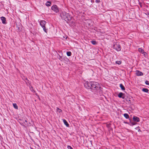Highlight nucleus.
I'll use <instances>...</instances> for the list:
<instances>
[{
  "instance_id": "obj_17",
  "label": "nucleus",
  "mask_w": 149,
  "mask_h": 149,
  "mask_svg": "<svg viewBox=\"0 0 149 149\" xmlns=\"http://www.w3.org/2000/svg\"><path fill=\"white\" fill-rule=\"evenodd\" d=\"M91 42L93 45H95L97 44L96 42L94 40L91 41Z\"/></svg>"
},
{
  "instance_id": "obj_9",
  "label": "nucleus",
  "mask_w": 149,
  "mask_h": 149,
  "mask_svg": "<svg viewBox=\"0 0 149 149\" xmlns=\"http://www.w3.org/2000/svg\"><path fill=\"white\" fill-rule=\"evenodd\" d=\"M1 19L2 21V23L3 24H6V19L3 17H1Z\"/></svg>"
},
{
  "instance_id": "obj_19",
  "label": "nucleus",
  "mask_w": 149,
  "mask_h": 149,
  "mask_svg": "<svg viewBox=\"0 0 149 149\" xmlns=\"http://www.w3.org/2000/svg\"><path fill=\"white\" fill-rule=\"evenodd\" d=\"M116 63L120 65L121 64L122 62L121 61H116Z\"/></svg>"
},
{
  "instance_id": "obj_13",
  "label": "nucleus",
  "mask_w": 149,
  "mask_h": 149,
  "mask_svg": "<svg viewBox=\"0 0 149 149\" xmlns=\"http://www.w3.org/2000/svg\"><path fill=\"white\" fill-rule=\"evenodd\" d=\"M124 116L126 119H128L129 118V115L127 113H125L124 114Z\"/></svg>"
},
{
  "instance_id": "obj_11",
  "label": "nucleus",
  "mask_w": 149,
  "mask_h": 149,
  "mask_svg": "<svg viewBox=\"0 0 149 149\" xmlns=\"http://www.w3.org/2000/svg\"><path fill=\"white\" fill-rule=\"evenodd\" d=\"M63 122L64 123L65 125L67 127H68L69 126V125L68 123L67 122L66 120L64 119H63Z\"/></svg>"
},
{
  "instance_id": "obj_7",
  "label": "nucleus",
  "mask_w": 149,
  "mask_h": 149,
  "mask_svg": "<svg viewBox=\"0 0 149 149\" xmlns=\"http://www.w3.org/2000/svg\"><path fill=\"white\" fill-rule=\"evenodd\" d=\"M136 74L137 76H141L143 75V74L142 72L138 70L136 71Z\"/></svg>"
},
{
  "instance_id": "obj_28",
  "label": "nucleus",
  "mask_w": 149,
  "mask_h": 149,
  "mask_svg": "<svg viewBox=\"0 0 149 149\" xmlns=\"http://www.w3.org/2000/svg\"><path fill=\"white\" fill-rule=\"evenodd\" d=\"M140 131V129H139V130H138V131Z\"/></svg>"
},
{
  "instance_id": "obj_2",
  "label": "nucleus",
  "mask_w": 149,
  "mask_h": 149,
  "mask_svg": "<svg viewBox=\"0 0 149 149\" xmlns=\"http://www.w3.org/2000/svg\"><path fill=\"white\" fill-rule=\"evenodd\" d=\"M61 18L64 19L67 23H68L71 20L72 17L68 13L63 12L60 14Z\"/></svg>"
},
{
  "instance_id": "obj_10",
  "label": "nucleus",
  "mask_w": 149,
  "mask_h": 149,
  "mask_svg": "<svg viewBox=\"0 0 149 149\" xmlns=\"http://www.w3.org/2000/svg\"><path fill=\"white\" fill-rule=\"evenodd\" d=\"M138 50L139 52L141 53L142 54L144 55H145V54L146 53V52L144 51L141 48H139Z\"/></svg>"
},
{
  "instance_id": "obj_20",
  "label": "nucleus",
  "mask_w": 149,
  "mask_h": 149,
  "mask_svg": "<svg viewBox=\"0 0 149 149\" xmlns=\"http://www.w3.org/2000/svg\"><path fill=\"white\" fill-rule=\"evenodd\" d=\"M130 123L131 124V125H130L132 126L135 125L136 123H135L134 122H131V121H130Z\"/></svg>"
},
{
  "instance_id": "obj_21",
  "label": "nucleus",
  "mask_w": 149,
  "mask_h": 149,
  "mask_svg": "<svg viewBox=\"0 0 149 149\" xmlns=\"http://www.w3.org/2000/svg\"><path fill=\"white\" fill-rule=\"evenodd\" d=\"M57 111L59 113H60L62 112V110H61L60 109L58 108H57Z\"/></svg>"
},
{
  "instance_id": "obj_27",
  "label": "nucleus",
  "mask_w": 149,
  "mask_h": 149,
  "mask_svg": "<svg viewBox=\"0 0 149 149\" xmlns=\"http://www.w3.org/2000/svg\"><path fill=\"white\" fill-rule=\"evenodd\" d=\"M25 122H27V120H25Z\"/></svg>"
},
{
  "instance_id": "obj_12",
  "label": "nucleus",
  "mask_w": 149,
  "mask_h": 149,
  "mask_svg": "<svg viewBox=\"0 0 149 149\" xmlns=\"http://www.w3.org/2000/svg\"><path fill=\"white\" fill-rule=\"evenodd\" d=\"M120 86L122 90H125V88L124 87V86L122 84H120Z\"/></svg>"
},
{
  "instance_id": "obj_23",
  "label": "nucleus",
  "mask_w": 149,
  "mask_h": 149,
  "mask_svg": "<svg viewBox=\"0 0 149 149\" xmlns=\"http://www.w3.org/2000/svg\"><path fill=\"white\" fill-rule=\"evenodd\" d=\"M145 83L147 85H149V81L148 80H146L145 81Z\"/></svg>"
},
{
  "instance_id": "obj_16",
  "label": "nucleus",
  "mask_w": 149,
  "mask_h": 149,
  "mask_svg": "<svg viewBox=\"0 0 149 149\" xmlns=\"http://www.w3.org/2000/svg\"><path fill=\"white\" fill-rule=\"evenodd\" d=\"M13 105L15 109H18V106L16 103H13Z\"/></svg>"
},
{
  "instance_id": "obj_3",
  "label": "nucleus",
  "mask_w": 149,
  "mask_h": 149,
  "mask_svg": "<svg viewBox=\"0 0 149 149\" xmlns=\"http://www.w3.org/2000/svg\"><path fill=\"white\" fill-rule=\"evenodd\" d=\"M113 47L118 52L120 51L121 49L120 45L117 43L114 44L113 45Z\"/></svg>"
},
{
  "instance_id": "obj_25",
  "label": "nucleus",
  "mask_w": 149,
  "mask_h": 149,
  "mask_svg": "<svg viewBox=\"0 0 149 149\" xmlns=\"http://www.w3.org/2000/svg\"><path fill=\"white\" fill-rule=\"evenodd\" d=\"M59 59L61 61H62L63 60V58L61 56H59Z\"/></svg>"
},
{
  "instance_id": "obj_18",
  "label": "nucleus",
  "mask_w": 149,
  "mask_h": 149,
  "mask_svg": "<svg viewBox=\"0 0 149 149\" xmlns=\"http://www.w3.org/2000/svg\"><path fill=\"white\" fill-rule=\"evenodd\" d=\"M71 52H67V55L68 56H71Z\"/></svg>"
},
{
  "instance_id": "obj_6",
  "label": "nucleus",
  "mask_w": 149,
  "mask_h": 149,
  "mask_svg": "<svg viewBox=\"0 0 149 149\" xmlns=\"http://www.w3.org/2000/svg\"><path fill=\"white\" fill-rule=\"evenodd\" d=\"M118 96L120 98L124 99L125 97V94L122 93L120 92L118 94Z\"/></svg>"
},
{
  "instance_id": "obj_15",
  "label": "nucleus",
  "mask_w": 149,
  "mask_h": 149,
  "mask_svg": "<svg viewBox=\"0 0 149 149\" xmlns=\"http://www.w3.org/2000/svg\"><path fill=\"white\" fill-rule=\"evenodd\" d=\"M50 4H51V2L50 1H47L46 3V5L47 6H50Z\"/></svg>"
},
{
  "instance_id": "obj_1",
  "label": "nucleus",
  "mask_w": 149,
  "mask_h": 149,
  "mask_svg": "<svg viewBox=\"0 0 149 149\" xmlns=\"http://www.w3.org/2000/svg\"><path fill=\"white\" fill-rule=\"evenodd\" d=\"M85 87L88 89H91L94 91L98 90L100 87L98 83L94 81H87L84 84Z\"/></svg>"
},
{
  "instance_id": "obj_4",
  "label": "nucleus",
  "mask_w": 149,
  "mask_h": 149,
  "mask_svg": "<svg viewBox=\"0 0 149 149\" xmlns=\"http://www.w3.org/2000/svg\"><path fill=\"white\" fill-rule=\"evenodd\" d=\"M51 9L56 13H58L59 12L58 8L56 5H53L51 7Z\"/></svg>"
},
{
  "instance_id": "obj_22",
  "label": "nucleus",
  "mask_w": 149,
  "mask_h": 149,
  "mask_svg": "<svg viewBox=\"0 0 149 149\" xmlns=\"http://www.w3.org/2000/svg\"><path fill=\"white\" fill-rule=\"evenodd\" d=\"M43 28V29L44 31L46 33H47V29H46V28L45 26H44V27H42Z\"/></svg>"
},
{
  "instance_id": "obj_24",
  "label": "nucleus",
  "mask_w": 149,
  "mask_h": 149,
  "mask_svg": "<svg viewBox=\"0 0 149 149\" xmlns=\"http://www.w3.org/2000/svg\"><path fill=\"white\" fill-rule=\"evenodd\" d=\"M67 148L68 149H73V148L70 146H68Z\"/></svg>"
},
{
  "instance_id": "obj_5",
  "label": "nucleus",
  "mask_w": 149,
  "mask_h": 149,
  "mask_svg": "<svg viewBox=\"0 0 149 149\" xmlns=\"http://www.w3.org/2000/svg\"><path fill=\"white\" fill-rule=\"evenodd\" d=\"M46 22L44 20H41L40 24L42 27L45 26V25L46 24Z\"/></svg>"
},
{
  "instance_id": "obj_26",
  "label": "nucleus",
  "mask_w": 149,
  "mask_h": 149,
  "mask_svg": "<svg viewBox=\"0 0 149 149\" xmlns=\"http://www.w3.org/2000/svg\"><path fill=\"white\" fill-rule=\"evenodd\" d=\"M95 1L96 3H99L100 2V0H96Z\"/></svg>"
},
{
  "instance_id": "obj_14",
  "label": "nucleus",
  "mask_w": 149,
  "mask_h": 149,
  "mask_svg": "<svg viewBox=\"0 0 149 149\" xmlns=\"http://www.w3.org/2000/svg\"><path fill=\"white\" fill-rule=\"evenodd\" d=\"M142 91L148 93L149 90L147 88H143L142 89Z\"/></svg>"
},
{
  "instance_id": "obj_8",
  "label": "nucleus",
  "mask_w": 149,
  "mask_h": 149,
  "mask_svg": "<svg viewBox=\"0 0 149 149\" xmlns=\"http://www.w3.org/2000/svg\"><path fill=\"white\" fill-rule=\"evenodd\" d=\"M133 120L134 121L139 122L140 121L139 118L137 117L134 116L133 117Z\"/></svg>"
}]
</instances>
